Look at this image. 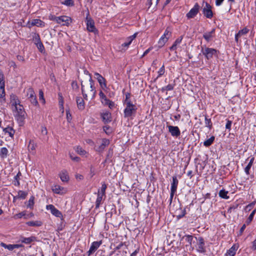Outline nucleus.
<instances>
[{
    "label": "nucleus",
    "instance_id": "052dcab7",
    "mask_svg": "<svg viewBox=\"0 0 256 256\" xmlns=\"http://www.w3.org/2000/svg\"><path fill=\"white\" fill-rule=\"evenodd\" d=\"M160 0H148V3L150 6L153 3L155 4L156 6Z\"/></svg>",
    "mask_w": 256,
    "mask_h": 256
},
{
    "label": "nucleus",
    "instance_id": "338daca9",
    "mask_svg": "<svg viewBox=\"0 0 256 256\" xmlns=\"http://www.w3.org/2000/svg\"><path fill=\"white\" fill-rule=\"evenodd\" d=\"M8 65L10 67H13L14 68H16V65L14 62L13 60H10L8 62Z\"/></svg>",
    "mask_w": 256,
    "mask_h": 256
},
{
    "label": "nucleus",
    "instance_id": "473e14b6",
    "mask_svg": "<svg viewBox=\"0 0 256 256\" xmlns=\"http://www.w3.org/2000/svg\"><path fill=\"white\" fill-rule=\"evenodd\" d=\"M35 240L36 238L34 236H30L28 238L22 237L21 238L22 242L26 244H30L32 242L35 241Z\"/></svg>",
    "mask_w": 256,
    "mask_h": 256
},
{
    "label": "nucleus",
    "instance_id": "1a4fd4ad",
    "mask_svg": "<svg viewBox=\"0 0 256 256\" xmlns=\"http://www.w3.org/2000/svg\"><path fill=\"white\" fill-rule=\"evenodd\" d=\"M178 181L176 176L172 177V182L171 184L170 202L171 203L175 192L176 191Z\"/></svg>",
    "mask_w": 256,
    "mask_h": 256
},
{
    "label": "nucleus",
    "instance_id": "a878e982",
    "mask_svg": "<svg viewBox=\"0 0 256 256\" xmlns=\"http://www.w3.org/2000/svg\"><path fill=\"white\" fill-rule=\"evenodd\" d=\"M94 74L96 76V78L98 80L100 86L102 88L106 87V80L105 78L104 77H102L100 74H98V72H96Z\"/></svg>",
    "mask_w": 256,
    "mask_h": 256
},
{
    "label": "nucleus",
    "instance_id": "f03ea898",
    "mask_svg": "<svg viewBox=\"0 0 256 256\" xmlns=\"http://www.w3.org/2000/svg\"><path fill=\"white\" fill-rule=\"evenodd\" d=\"M13 112H14V116L19 123V124L22 126L24 124L26 115L23 106L22 104L18 105L14 108Z\"/></svg>",
    "mask_w": 256,
    "mask_h": 256
},
{
    "label": "nucleus",
    "instance_id": "69168bd1",
    "mask_svg": "<svg viewBox=\"0 0 256 256\" xmlns=\"http://www.w3.org/2000/svg\"><path fill=\"white\" fill-rule=\"evenodd\" d=\"M254 202H252L248 206H246V210H250L254 206Z\"/></svg>",
    "mask_w": 256,
    "mask_h": 256
},
{
    "label": "nucleus",
    "instance_id": "423d86ee",
    "mask_svg": "<svg viewBox=\"0 0 256 256\" xmlns=\"http://www.w3.org/2000/svg\"><path fill=\"white\" fill-rule=\"evenodd\" d=\"M202 7L203 14L208 18H212L213 16L212 6L207 2H203Z\"/></svg>",
    "mask_w": 256,
    "mask_h": 256
},
{
    "label": "nucleus",
    "instance_id": "72a5a7b5",
    "mask_svg": "<svg viewBox=\"0 0 256 256\" xmlns=\"http://www.w3.org/2000/svg\"><path fill=\"white\" fill-rule=\"evenodd\" d=\"M182 36L178 38L174 42L172 46L170 48V50H174L176 49V46L180 44L182 41Z\"/></svg>",
    "mask_w": 256,
    "mask_h": 256
},
{
    "label": "nucleus",
    "instance_id": "4468645a",
    "mask_svg": "<svg viewBox=\"0 0 256 256\" xmlns=\"http://www.w3.org/2000/svg\"><path fill=\"white\" fill-rule=\"evenodd\" d=\"M200 8V6L198 3H196L194 6L186 14V17L188 18H194L198 12Z\"/></svg>",
    "mask_w": 256,
    "mask_h": 256
},
{
    "label": "nucleus",
    "instance_id": "7c9ffc66",
    "mask_svg": "<svg viewBox=\"0 0 256 256\" xmlns=\"http://www.w3.org/2000/svg\"><path fill=\"white\" fill-rule=\"evenodd\" d=\"M76 103L79 110H83L84 108V102L82 98L78 97L76 98Z\"/></svg>",
    "mask_w": 256,
    "mask_h": 256
},
{
    "label": "nucleus",
    "instance_id": "4d7b16f0",
    "mask_svg": "<svg viewBox=\"0 0 256 256\" xmlns=\"http://www.w3.org/2000/svg\"><path fill=\"white\" fill-rule=\"evenodd\" d=\"M59 97V104L61 107H62V109H64L63 105H64V100L61 94H58Z\"/></svg>",
    "mask_w": 256,
    "mask_h": 256
},
{
    "label": "nucleus",
    "instance_id": "0eeeda50",
    "mask_svg": "<svg viewBox=\"0 0 256 256\" xmlns=\"http://www.w3.org/2000/svg\"><path fill=\"white\" fill-rule=\"evenodd\" d=\"M51 189L54 193L60 195H64L68 192L66 188L58 184H54L52 186Z\"/></svg>",
    "mask_w": 256,
    "mask_h": 256
},
{
    "label": "nucleus",
    "instance_id": "7ed1b4c3",
    "mask_svg": "<svg viewBox=\"0 0 256 256\" xmlns=\"http://www.w3.org/2000/svg\"><path fill=\"white\" fill-rule=\"evenodd\" d=\"M49 20L55 21L58 24L66 26H69L72 22L71 18L66 16H49Z\"/></svg>",
    "mask_w": 256,
    "mask_h": 256
},
{
    "label": "nucleus",
    "instance_id": "6e6552de",
    "mask_svg": "<svg viewBox=\"0 0 256 256\" xmlns=\"http://www.w3.org/2000/svg\"><path fill=\"white\" fill-rule=\"evenodd\" d=\"M202 52L206 59L210 60L212 58L213 56L216 54L217 51L216 49L212 48H206L204 49L202 48Z\"/></svg>",
    "mask_w": 256,
    "mask_h": 256
},
{
    "label": "nucleus",
    "instance_id": "e2e57ef3",
    "mask_svg": "<svg viewBox=\"0 0 256 256\" xmlns=\"http://www.w3.org/2000/svg\"><path fill=\"white\" fill-rule=\"evenodd\" d=\"M66 118L68 122H70L72 120V116L69 110H66Z\"/></svg>",
    "mask_w": 256,
    "mask_h": 256
},
{
    "label": "nucleus",
    "instance_id": "2f4dec72",
    "mask_svg": "<svg viewBox=\"0 0 256 256\" xmlns=\"http://www.w3.org/2000/svg\"><path fill=\"white\" fill-rule=\"evenodd\" d=\"M3 131L6 133L8 134L10 136L13 138L15 133V130L10 126H8L3 129Z\"/></svg>",
    "mask_w": 256,
    "mask_h": 256
},
{
    "label": "nucleus",
    "instance_id": "cd10ccee",
    "mask_svg": "<svg viewBox=\"0 0 256 256\" xmlns=\"http://www.w3.org/2000/svg\"><path fill=\"white\" fill-rule=\"evenodd\" d=\"M137 33H134L133 35L130 36L127 38L126 42L122 44V47L128 48V46L131 44L132 40L136 38Z\"/></svg>",
    "mask_w": 256,
    "mask_h": 256
},
{
    "label": "nucleus",
    "instance_id": "58836bf2",
    "mask_svg": "<svg viewBox=\"0 0 256 256\" xmlns=\"http://www.w3.org/2000/svg\"><path fill=\"white\" fill-rule=\"evenodd\" d=\"M228 192L226 191L225 190H221L219 192V196L224 199H228L229 196H228Z\"/></svg>",
    "mask_w": 256,
    "mask_h": 256
},
{
    "label": "nucleus",
    "instance_id": "39448f33",
    "mask_svg": "<svg viewBox=\"0 0 256 256\" xmlns=\"http://www.w3.org/2000/svg\"><path fill=\"white\" fill-rule=\"evenodd\" d=\"M172 36L171 30L170 28H167L164 31L163 35L160 37L158 44L160 48H162L165 44L168 41V39Z\"/></svg>",
    "mask_w": 256,
    "mask_h": 256
},
{
    "label": "nucleus",
    "instance_id": "8fccbe9b",
    "mask_svg": "<svg viewBox=\"0 0 256 256\" xmlns=\"http://www.w3.org/2000/svg\"><path fill=\"white\" fill-rule=\"evenodd\" d=\"M165 72L164 66L162 65V66L160 68L159 70L158 71V76L157 78L162 76L164 74Z\"/></svg>",
    "mask_w": 256,
    "mask_h": 256
},
{
    "label": "nucleus",
    "instance_id": "4be33fe9",
    "mask_svg": "<svg viewBox=\"0 0 256 256\" xmlns=\"http://www.w3.org/2000/svg\"><path fill=\"white\" fill-rule=\"evenodd\" d=\"M49 210H50L52 214L57 218H62V212L56 208L52 204H49Z\"/></svg>",
    "mask_w": 256,
    "mask_h": 256
},
{
    "label": "nucleus",
    "instance_id": "b1692460",
    "mask_svg": "<svg viewBox=\"0 0 256 256\" xmlns=\"http://www.w3.org/2000/svg\"><path fill=\"white\" fill-rule=\"evenodd\" d=\"M100 116L102 121L104 123H108L112 120L111 114L108 111H106L101 113Z\"/></svg>",
    "mask_w": 256,
    "mask_h": 256
},
{
    "label": "nucleus",
    "instance_id": "2eb2a0df",
    "mask_svg": "<svg viewBox=\"0 0 256 256\" xmlns=\"http://www.w3.org/2000/svg\"><path fill=\"white\" fill-rule=\"evenodd\" d=\"M101 141V144L96 148V150L99 152H102L110 144V140L108 139L102 138Z\"/></svg>",
    "mask_w": 256,
    "mask_h": 256
},
{
    "label": "nucleus",
    "instance_id": "412c9836",
    "mask_svg": "<svg viewBox=\"0 0 256 256\" xmlns=\"http://www.w3.org/2000/svg\"><path fill=\"white\" fill-rule=\"evenodd\" d=\"M60 180L64 182H68L70 178L68 172L63 170L60 172L58 174Z\"/></svg>",
    "mask_w": 256,
    "mask_h": 256
},
{
    "label": "nucleus",
    "instance_id": "6e6d98bb",
    "mask_svg": "<svg viewBox=\"0 0 256 256\" xmlns=\"http://www.w3.org/2000/svg\"><path fill=\"white\" fill-rule=\"evenodd\" d=\"M130 94L129 92H127L126 94V99L124 101V104H127V102H131L130 100Z\"/></svg>",
    "mask_w": 256,
    "mask_h": 256
},
{
    "label": "nucleus",
    "instance_id": "c756f323",
    "mask_svg": "<svg viewBox=\"0 0 256 256\" xmlns=\"http://www.w3.org/2000/svg\"><path fill=\"white\" fill-rule=\"evenodd\" d=\"M100 102L104 106H108L110 109L113 108L114 106V103L112 100L108 99L106 97L104 99L102 100Z\"/></svg>",
    "mask_w": 256,
    "mask_h": 256
},
{
    "label": "nucleus",
    "instance_id": "09e8293b",
    "mask_svg": "<svg viewBox=\"0 0 256 256\" xmlns=\"http://www.w3.org/2000/svg\"><path fill=\"white\" fill-rule=\"evenodd\" d=\"M62 4L68 6H74V0H65L62 2Z\"/></svg>",
    "mask_w": 256,
    "mask_h": 256
},
{
    "label": "nucleus",
    "instance_id": "393cba45",
    "mask_svg": "<svg viewBox=\"0 0 256 256\" xmlns=\"http://www.w3.org/2000/svg\"><path fill=\"white\" fill-rule=\"evenodd\" d=\"M249 32V30L246 28L244 27L242 30L238 31V32L235 35V40L238 43L239 38L241 37L243 35L246 34Z\"/></svg>",
    "mask_w": 256,
    "mask_h": 256
},
{
    "label": "nucleus",
    "instance_id": "bb28decb",
    "mask_svg": "<svg viewBox=\"0 0 256 256\" xmlns=\"http://www.w3.org/2000/svg\"><path fill=\"white\" fill-rule=\"evenodd\" d=\"M214 32L215 29L213 28L210 32L204 33L203 34V38L206 40V42H209L214 36Z\"/></svg>",
    "mask_w": 256,
    "mask_h": 256
},
{
    "label": "nucleus",
    "instance_id": "f704fd0d",
    "mask_svg": "<svg viewBox=\"0 0 256 256\" xmlns=\"http://www.w3.org/2000/svg\"><path fill=\"white\" fill-rule=\"evenodd\" d=\"M36 145L34 140H30L28 146V151L34 154V150L36 149Z\"/></svg>",
    "mask_w": 256,
    "mask_h": 256
},
{
    "label": "nucleus",
    "instance_id": "20e7f679",
    "mask_svg": "<svg viewBox=\"0 0 256 256\" xmlns=\"http://www.w3.org/2000/svg\"><path fill=\"white\" fill-rule=\"evenodd\" d=\"M126 108L124 110V118H129L134 114L136 112V106L132 103V102H127L124 104Z\"/></svg>",
    "mask_w": 256,
    "mask_h": 256
},
{
    "label": "nucleus",
    "instance_id": "6ab92c4d",
    "mask_svg": "<svg viewBox=\"0 0 256 256\" xmlns=\"http://www.w3.org/2000/svg\"><path fill=\"white\" fill-rule=\"evenodd\" d=\"M87 30L90 32H97V30L95 28L94 23L93 20L90 18H86Z\"/></svg>",
    "mask_w": 256,
    "mask_h": 256
},
{
    "label": "nucleus",
    "instance_id": "c85d7f7f",
    "mask_svg": "<svg viewBox=\"0 0 256 256\" xmlns=\"http://www.w3.org/2000/svg\"><path fill=\"white\" fill-rule=\"evenodd\" d=\"M0 245L5 248H6L10 250H12L14 248H19L21 246L18 244H6L4 242H1Z\"/></svg>",
    "mask_w": 256,
    "mask_h": 256
},
{
    "label": "nucleus",
    "instance_id": "de8ad7c7",
    "mask_svg": "<svg viewBox=\"0 0 256 256\" xmlns=\"http://www.w3.org/2000/svg\"><path fill=\"white\" fill-rule=\"evenodd\" d=\"M256 209H254L249 216L248 220L246 221L247 224H248L252 220L254 216L256 214Z\"/></svg>",
    "mask_w": 256,
    "mask_h": 256
},
{
    "label": "nucleus",
    "instance_id": "37998d69",
    "mask_svg": "<svg viewBox=\"0 0 256 256\" xmlns=\"http://www.w3.org/2000/svg\"><path fill=\"white\" fill-rule=\"evenodd\" d=\"M27 224L29 226H40L42 225V222L40 221H30L28 222Z\"/></svg>",
    "mask_w": 256,
    "mask_h": 256
},
{
    "label": "nucleus",
    "instance_id": "f8f14e48",
    "mask_svg": "<svg viewBox=\"0 0 256 256\" xmlns=\"http://www.w3.org/2000/svg\"><path fill=\"white\" fill-rule=\"evenodd\" d=\"M196 249L197 251L200 253H204L206 252V248L204 246V241L202 238L200 237L198 238V242L196 246Z\"/></svg>",
    "mask_w": 256,
    "mask_h": 256
},
{
    "label": "nucleus",
    "instance_id": "603ef678",
    "mask_svg": "<svg viewBox=\"0 0 256 256\" xmlns=\"http://www.w3.org/2000/svg\"><path fill=\"white\" fill-rule=\"evenodd\" d=\"M39 99L40 102H42V103L44 104L45 100L44 98V93L42 90L39 91Z\"/></svg>",
    "mask_w": 256,
    "mask_h": 256
},
{
    "label": "nucleus",
    "instance_id": "774afa93",
    "mask_svg": "<svg viewBox=\"0 0 256 256\" xmlns=\"http://www.w3.org/2000/svg\"><path fill=\"white\" fill-rule=\"evenodd\" d=\"M99 96L100 99V101L102 100H103L106 97L102 91H100V92Z\"/></svg>",
    "mask_w": 256,
    "mask_h": 256
},
{
    "label": "nucleus",
    "instance_id": "4c0bfd02",
    "mask_svg": "<svg viewBox=\"0 0 256 256\" xmlns=\"http://www.w3.org/2000/svg\"><path fill=\"white\" fill-rule=\"evenodd\" d=\"M254 158H252L250 162H248V164L247 165V166L246 167L245 169H244V172H245L247 174H250V170L252 167V164L254 162Z\"/></svg>",
    "mask_w": 256,
    "mask_h": 256
},
{
    "label": "nucleus",
    "instance_id": "5fc2aeb1",
    "mask_svg": "<svg viewBox=\"0 0 256 256\" xmlns=\"http://www.w3.org/2000/svg\"><path fill=\"white\" fill-rule=\"evenodd\" d=\"M175 86V84H168V86H165V89L166 91L172 90Z\"/></svg>",
    "mask_w": 256,
    "mask_h": 256
},
{
    "label": "nucleus",
    "instance_id": "ddd939ff",
    "mask_svg": "<svg viewBox=\"0 0 256 256\" xmlns=\"http://www.w3.org/2000/svg\"><path fill=\"white\" fill-rule=\"evenodd\" d=\"M27 96L28 99L33 105L36 106L38 104V102L34 92L32 88L28 89Z\"/></svg>",
    "mask_w": 256,
    "mask_h": 256
},
{
    "label": "nucleus",
    "instance_id": "5701e85b",
    "mask_svg": "<svg viewBox=\"0 0 256 256\" xmlns=\"http://www.w3.org/2000/svg\"><path fill=\"white\" fill-rule=\"evenodd\" d=\"M238 248V244H233V246L227 250L225 256H234Z\"/></svg>",
    "mask_w": 256,
    "mask_h": 256
},
{
    "label": "nucleus",
    "instance_id": "49530a36",
    "mask_svg": "<svg viewBox=\"0 0 256 256\" xmlns=\"http://www.w3.org/2000/svg\"><path fill=\"white\" fill-rule=\"evenodd\" d=\"M205 125L206 126L209 128L210 130L212 128V122H211V120L210 118H208L207 116H205Z\"/></svg>",
    "mask_w": 256,
    "mask_h": 256
},
{
    "label": "nucleus",
    "instance_id": "a211bd4d",
    "mask_svg": "<svg viewBox=\"0 0 256 256\" xmlns=\"http://www.w3.org/2000/svg\"><path fill=\"white\" fill-rule=\"evenodd\" d=\"M5 96L4 80V74L0 72V97L2 98Z\"/></svg>",
    "mask_w": 256,
    "mask_h": 256
},
{
    "label": "nucleus",
    "instance_id": "f257e3e1",
    "mask_svg": "<svg viewBox=\"0 0 256 256\" xmlns=\"http://www.w3.org/2000/svg\"><path fill=\"white\" fill-rule=\"evenodd\" d=\"M82 92L84 98L86 100L90 98V99H94L95 98L96 90L94 86V82L91 76L89 78V83L81 82Z\"/></svg>",
    "mask_w": 256,
    "mask_h": 256
},
{
    "label": "nucleus",
    "instance_id": "bf43d9fd",
    "mask_svg": "<svg viewBox=\"0 0 256 256\" xmlns=\"http://www.w3.org/2000/svg\"><path fill=\"white\" fill-rule=\"evenodd\" d=\"M41 132L42 134L44 136H46L48 134V130L46 126H41Z\"/></svg>",
    "mask_w": 256,
    "mask_h": 256
},
{
    "label": "nucleus",
    "instance_id": "864d4df0",
    "mask_svg": "<svg viewBox=\"0 0 256 256\" xmlns=\"http://www.w3.org/2000/svg\"><path fill=\"white\" fill-rule=\"evenodd\" d=\"M103 130L104 131L108 134H110L112 132V129L109 126H104L103 127Z\"/></svg>",
    "mask_w": 256,
    "mask_h": 256
},
{
    "label": "nucleus",
    "instance_id": "680f3d73",
    "mask_svg": "<svg viewBox=\"0 0 256 256\" xmlns=\"http://www.w3.org/2000/svg\"><path fill=\"white\" fill-rule=\"evenodd\" d=\"M75 178L78 180H82L84 179V176L80 174H76Z\"/></svg>",
    "mask_w": 256,
    "mask_h": 256
},
{
    "label": "nucleus",
    "instance_id": "a19ab883",
    "mask_svg": "<svg viewBox=\"0 0 256 256\" xmlns=\"http://www.w3.org/2000/svg\"><path fill=\"white\" fill-rule=\"evenodd\" d=\"M28 193L26 192L20 190L18 192L17 198L25 199Z\"/></svg>",
    "mask_w": 256,
    "mask_h": 256
},
{
    "label": "nucleus",
    "instance_id": "dca6fc26",
    "mask_svg": "<svg viewBox=\"0 0 256 256\" xmlns=\"http://www.w3.org/2000/svg\"><path fill=\"white\" fill-rule=\"evenodd\" d=\"M10 104L12 106V110H14V108L18 105H21L20 100L18 98V96L14 94L10 95Z\"/></svg>",
    "mask_w": 256,
    "mask_h": 256
},
{
    "label": "nucleus",
    "instance_id": "aec40b11",
    "mask_svg": "<svg viewBox=\"0 0 256 256\" xmlns=\"http://www.w3.org/2000/svg\"><path fill=\"white\" fill-rule=\"evenodd\" d=\"M44 26V22L39 19H34L31 21H28L26 24V26L30 28L32 26Z\"/></svg>",
    "mask_w": 256,
    "mask_h": 256
},
{
    "label": "nucleus",
    "instance_id": "c03bdc74",
    "mask_svg": "<svg viewBox=\"0 0 256 256\" xmlns=\"http://www.w3.org/2000/svg\"><path fill=\"white\" fill-rule=\"evenodd\" d=\"M76 152L82 156L85 155L86 154V152L84 150L82 147L80 146H77L76 148Z\"/></svg>",
    "mask_w": 256,
    "mask_h": 256
},
{
    "label": "nucleus",
    "instance_id": "ea45409f",
    "mask_svg": "<svg viewBox=\"0 0 256 256\" xmlns=\"http://www.w3.org/2000/svg\"><path fill=\"white\" fill-rule=\"evenodd\" d=\"M214 136H212L210 138L206 140L204 142V145L205 146L208 147L210 146L214 142Z\"/></svg>",
    "mask_w": 256,
    "mask_h": 256
},
{
    "label": "nucleus",
    "instance_id": "0e129e2a",
    "mask_svg": "<svg viewBox=\"0 0 256 256\" xmlns=\"http://www.w3.org/2000/svg\"><path fill=\"white\" fill-rule=\"evenodd\" d=\"M192 240H193V237L192 236L188 235L186 236V240L190 244H192Z\"/></svg>",
    "mask_w": 256,
    "mask_h": 256
},
{
    "label": "nucleus",
    "instance_id": "9d476101",
    "mask_svg": "<svg viewBox=\"0 0 256 256\" xmlns=\"http://www.w3.org/2000/svg\"><path fill=\"white\" fill-rule=\"evenodd\" d=\"M32 40L34 44L36 46L38 50L42 52L44 50V46L40 40V36L38 34H34L32 36Z\"/></svg>",
    "mask_w": 256,
    "mask_h": 256
},
{
    "label": "nucleus",
    "instance_id": "3c124183",
    "mask_svg": "<svg viewBox=\"0 0 256 256\" xmlns=\"http://www.w3.org/2000/svg\"><path fill=\"white\" fill-rule=\"evenodd\" d=\"M20 178H18L16 176H14V184L15 186H20Z\"/></svg>",
    "mask_w": 256,
    "mask_h": 256
},
{
    "label": "nucleus",
    "instance_id": "e433bc0d",
    "mask_svg": "<svg viewBox=\"0 0 256 256\" xmlns=\"http://www.w3.org/2000/svg\"><path fill=\"white\" fill-rule=\"evenodd\" d=\"M104 196L101 194H97V198L96 201V208H98L100 207V206L101 204V202L102 200L103 196Z\"/></svg>",
    "mask_w": 256,
    "mask_h": 256
},
{
    "label": "nucleus",
    "instance_id": "f3484780",
    "mask_svg": "<svg viewBox=\"0 0 256 256\" xmlns=\"http://www.w3.org/2000/svg\"><path fill=\"white\" fill-rule=\"evenodd\" d=\"M168 131L172 136L178 137L180 134L179 128L176 126H168Z\"/></svg>",
    "mask_w": 256,
    "mask_h": 256
},
{
    "label": "nucleus",
    "instance_id": "79ce46f5",
    "mask_svg": "<svg viewBox=\"0 0 256 256\" xmlns=\"http://www.w3.org/2000/svg\"><path fill=\"white\" fill-rule=\"evenodd\" d=\"M106 188H107L106 184L104 182L102 183V187H101L100 190H98V194H101L105 196L106 190Z\"/></svg>",
    "mask_w": 256,
    "mask_h": 256
},
{
    "label": "nucleus",
    "instance_id": "9b49d317",
    "mask_svg": "<svg viewBox=\"0 0 256 256\" xmlns=\"http://www.w3.org/2000/svg\"><path fill=\"white\" fill-rule=\"evenodd\" d=\"M102 244V240L94 242L92 243L89 250L88 251V256H90Z\"/></svg>",
    "mask_w": 256,
    "mask_h": 256
},
{
    "label": "nucleus",
    "instance_id": "a18cd8bd",
    "mask_svg": "<svg viewBox=\"0 0 256 256\" xmlns=\"http://www.w3.org/2000/svg\"><path fill=\"white\" fill-rule=\"evenodd\" d=\"M34 198L32 196L30 198L28 202V204H26V206L28 208H30V209L32 208L34 204Z\"/></svg>",
    "mask_w": 256,
    "mask_h": 256
},
{
    "label": "nucleus",
    "instance_id": "13d9d810",
    "mask_svg": "<svg viewBox=\"0 0 256 256\" xmlns=\"http://www.w3.org/2000/svg\"><path fill=\"white\" fill-rule=\"evenodd\" d=\"M232 124V121L228 120H226V128L230 131L231 130V126Z\"/></svg>",
    "mask_w": 256,
    "mask_h": 256
},
{
    "label": "nucleus",
    "instance_id": "c9c22d12",
    "mask_svg": "<svg viewBox=\"0 0 256 256\" xmlns=\"http://www.w3.org/2000/svg\"><path fill=\"white\" fill-rule=\"evenodd\" d=\"M8 150L5 147L2 148L0 150V158H5L8 156Z\"/></svg>",
    "mask_w": 256,
    "mask_h": 256
}]
</instances>
